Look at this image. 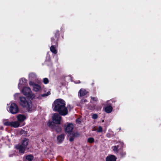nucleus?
Masks as SVG:
<instances>
[{
	"label": "nucleus",
	"instance_id": "24",
	"mask_svg": "<svg viewBox=\"0 0 161 161\" xmlns=\"http://www.w3.org/2000/svg\"><path fill=\"white\" fill-rule=\"evenodd\" d=\"M97 115L96 114H93L92 116V118L94 119H97Z\"/></svg>",
	"mask_w": 161,
	"mask_h": 161
},
{
	"label": "nucleus",
	"instance_id": "13",
	"mask_svg": "<svg viewBox=\"0 0 161 161\" xmlns=\"http://www.w3.org/2000/svg\"><path fill=\"white\" fill-rule=\"evenodd\" d=\"M59 36V33L58 31H57L56 33L55 34V39H53V38H51V41L52 43L51 44L53 45L54 44H57V36Z\"/></svg>",
	"mask_w": 161,
	"mask_h": 161
},
{
	"label": "nucleus",
	"instance_id": "9",
	"mask_svg": "<svg viewBox=\"0 0 161 161\" xmlns=\"http://www.w3.org/2000/svg\"><path fill=\"white\" fill-rule=\"evenodd\" d=\"M27 81V80L24 78H22L20 79L19 82L18 86V88L19 89H21L23 86L26 85Z\"/></svg>",
	"mask_w": 161,
	"mask_h": 161
},
{
	"label": "nucleus",
	"instance_id": "27",
	"mask_svg": "<svg viewBox=\"0 0 161 161\" xmlns=\"http://www.w3.org/2000/svg\"><path fill=\"white\" fill-rule=\"evenodd\" d=\"M76 122L78 123H80L81 122V120L80 119H78L76 120Z\"/></svg>",
	"mask_w": 161,
	"mask_h": 161
},
{
	"label": "nucleus",
	"instance_id": "3",
	"mask_svg": "<svg viewBox=\"0 0 161 161\" xmlns=\"http://www.w3.org/2000/svg\"><path fill=\"white\" fill-rule=\"evenodd\" d=\"M20 104L24 108H25L28 111H31L34 109L31 102L28 100L25 97H20Z\"/></svg>",
	"mask_w": 161,
	"mask_h": 161
},
{
	"label": "nucleus",
	"instance_id": "30",
	"mask_svg": "<svg viewBox=\"0 0 161 161\" xmlns=\"http://www.w3.org/2000/svg\"><path fill=\"white\" fill-rule=\"evenodd\" d=\"M82 101L83 102L85 103L86 102V99H84Z\"/></svg>",
	"mask_w": 161,
	"mask_h": 161
},
{
	"label": "nucleus",
	"instance_id": "31",
	"mask_svg": "<svg viewBox=\"0 0 161 161\" xmlns=\"http://www.w3.org/2000/svg\"><path fill=\"white\" fill-rule=\"evenodd\" d=\"M60 129H59V131H58V130H57V131H60Z\"/></svg>",
	"mask_w": 161,
	"mask_h": 161
},
{
	"label": "nucleus",
	"instance_id": "7",
	"mask_svg": "<svg viewBox=\"0 0 161 161\" xmlns=\"http://www.w3.org/2000/svg\"><path fill=\"white\" fill-rule=\"evenodd\" d=\"M52 119L53 123L57 124H60L61 118L60 115L58 114H53Z\"/></svg>",
	"mask_w": 161,
	"mask_h": 161
},
{
	"label": "nucleus",
	"instance_id": "23",
	"mask_svg": "<svg viewBox=\"0 0 161 161\" xmlns=\"http://www.w3.org/2000/svg\"><path fill=\"white\" fill-rule=\"evenodd\" d=\"M103 131V128L102 127L100 126L98 127V129L97 130V132H101Z\"/></svg>",
	"mask_w": 161,
	"mask_h": 161
},
{
	"label": "nucleus",
	"instance_id": "29",
	"mask_svg": "<svg viewBox=\"0 0 161 161\" xmlns=\"http://www.w3.org/2000/svg\"><path fill=\"white\" fill-rule=\"evenodd\" d=\"M92 98L93 99V100H95L96 101H97V98H94V97H92Z\"/></svg>",
	"mask_w": 161,
	"mask_h": 161
},
{
	"label": "nucleus",
	"instance_id": "2",
	"mask_svg": "<svg viewBox=\"0 0 161 161\" xmlns=\"http://www.w3.org/2000/svg\"><path fill=\"white\" fill-rule=\"evenodd\" d=\"M26 116L23 114H19L17 116V121H9L8 119H4L3 123L4 125L6 126H11L14 128L19 127L20 125V123L23 122L26 119Z\"/></svg>",
	"mask_w": 161,
	"mask_h": 161
},
{
	"label": "nucleus",
	"instance_id": "20",
	"mask_svg": "<svg viewBox=\"0 0 161 161\" xmlns=\"http://www.w3.org/2000/svg\"><path fill=\"white\" fill-rule=\"evenodd\" d=\"M87 141H88V142L91 143H92L94 141V139H93V138L92 137L89 138L88 139Z\"/></svg>",
	"mask_w": 161,
	"mask_h": 161
},
{
	"label": "nucleus",
	"instance_id": "16",
	"mask_svg": "<svg viewBox=\"0 0 161 161\" xmlns=\"http://www.w3.org/2000/svg\"><path fill=\"white\" fill-rule=\"evenodd\" d=\"M112 107L111 106H109L105 108V111L107 113H110L112 111Z\"/></svg>",
	"mask_w": 161,
	"mask_h": 161
},
{
	"label": "nucleus",
	"instance_id": "17",
	"mask_svg": "<svg viewBox=\"0 0 161 161\" xmlns=\"http://www.w3.org/2000/svg\"><path fill=\"white\" fill-rule=\"evenodd\" d=\"M50 49L51 51L54 54L57 53V51L53 45H52L50 47Z\"/></svg>",
	"mask_w": 161,
	"mask_h": 161
},
{
	"label": "nucleus",
	"instance_id": "14",
	"mask_svg": "<svg viewBox=\"0 0 161 161\" xmlns=\"http://www.w3.org/2000/svg\"><path fill=\"white\" fill-rule=\"evenodd\" d=\"M29 78L30 80H36V75L34 73H31L29 75Z\"/></svg>",
	"mask_w": 161,
	"mask_h": 161
},
{
	"label": "nucleus",
	"instance_id": "28",
	"mask_svg": "<svg viewBox=\"0 0 161 161\" xmlns=\"http://www.w3.org/2000/svg\"><path fill=\"white\" fill-rule=\"evenodd\" d=\"M73 140H74V138H73V137H70L69 139V140L70 142H72V141H73Z\"/></svg>",
	"mask_w": 161,
	"mask_h": 161
},
{
	"label": "nucleus",
	"instance_id": "21",
	"mask_svg": "<svg viewBox=\"0 0 161 161\" xmlns=\"http://www.w3.org/2000/svg\"><path fill=\"white\" fill-rule=\"evenodd\" d=\"M43 81L45 84H47L49 82V80L47 78H44L43 79Z\"/></svg>",
	"mask_w": 161,
	"mask_h": 161
},
{
	"label": "nucleus",
	"instance_id": "19",
	"mask_svg": "<svg viewBox=\"0 0 161 161\" xmlns=\"http://www.w3.org/2000/svg\"><path fill=\"white\" fill-rule=\"evenodd\" d=\"M119 147L118 146H114L112 147L113 151L116 153H117L118 152V149Z\"/></svg>",
	"mask_w": 161,
	"mask_h": 161
},
{
	"label": "nucleus",
	"instance_id": "25",
	"mask_svg": "<svg viewBox=\"0 0 161 161\" xmlns=\"http://www.w3.org/2000/svg\"><path fill=\"white\" fill-rule=\"evenodd\" d=\"M19 93H17L14 94V97L15 99L18 98V96H19Z\"/></svg>",
	"mask_w": 161,
	"mask_h": 161
},
{
	"label": "nucleus",
	"instance_id": "12",
	"mask_svg": "<svg viewBox=\"0 0 161 161\" xmlns=\"http://www.w3.org/2000/svg\"><path fill=\"white\" fill-rule=\"evenodd\" d=\"M116 158L113 155H110L108 156L106 158V161H115Z\"/></svg>",
	"mask_w": 161,
	"mask_h": 161
},
{
	"label": "nucleus",
	"instance_id": "10",
	"mask_svg": "<svg viewBox=\"0 0 161 161\" xmlns=\"http://www.w3.org/2000/svg\"><path fill=\"white\" fill-rule=\"evenodd\" d=\"M65 135L64 134H61L58 136L57 137V142L58 144L61 143L64 141Z\"/></svg>",
	"mask_w": 161,
	"mask_h": 161
},
{
	"label": "nucleus",
	"instance_id": "4",
	"mask_svg": "<svg viewBox=\"0 0 161 161\" xmlns=\"http://www.w3.org/2000/svg\"><path fill=\"white\" fill-rule=\"evenodd\" d=\"M29 142V140L27 139H25L19 144L16 145L15 147L17 149L20 153H24L27 148V146Z\"/></svg>",
	"mask_w": 161,
	"mask_h": 161
},
{
	"label": "nucleus",
	"instance_id": "15",
	"mask_svg": "<svg viewBox=\"0 0 161 161\" xmlns=\"http://www.w3.org/2000/svg\"><path fill=\"white\" fill-rule=\"evenodd\" d=\"M80 96H82L85 95L87 93V92L84 89H81L79 92Z\"/></svg>",
	"mask_w": 161,
	"mask_h": 161
},
{
	"label": "nucleus",
	"instance_id": "8",
	"mask_svg": "<svg viewBox=\"0 0 161 161\" xmlns=\"http://www.w3.org/2000/svg\"><path fill=\"white\" fill-rule=\"evenodd\" d=\"M29 84L30 86H33V90L35 91H39L41 89V87L39 85L34 83L31 81H30Z\"/></svg>",
	"mask_w": 161,
	"mask_h": 161
},
{
	"label": "nucleus",
	"instance_id": "1",
	"mask_svg": "<svg viewBox=\"0 0 161 161\" xmlns=\"http://www.w3.org/2000/svg\"><path fill=\"white\" fill-rule=\"evenodd\" d=\"M65 101L61 99L56 100L53 104V111L58 112L62 115H65L68 113L67 108L65 107Z\"/></svg>",
	"mask_w": 161,
	"mask_h": 161
},
{
	"label": "nucleus",
	"instance_id": "6",
	"mask_svg": "<svg viewBox=\"0 0 161 161\" xmlns=\"http://www.w3.org/2000/svg\"><path fill=\"white\" fill-rule=\"evenodd\" d=\"M21 92L24 95L29 97L32 98L34 97V95L32 93L30 88L29 87H24Z\"/></svg>",
	"mask_w": 161,
	"mask_h": 161
},
{
	"label": "nucleus",
	"instance_id": "22",
	"mask_svg": "<svg viewBox=\"0 0 161 161\" xmlns=\"http://www.w3.org/2000/svg\"><path fill=\"white\" fill-rule=\"evenodd\" d=\"M50 94V92H47V93H44L43 94H42L41 95V96H42V97H45L47 96H48Z\"/></svg>",
	"mask_w": 161,
	"mask_h": 161
},
{
	"label": "nucleus",
	"instance_id": "5",
	"mask_svg": "<svg viewBox=\"0 0 161 161\" xmlns=\"http://www.w3.org/2000/svg\"><path fill=\"white\" fill-rule=\"evenodd\" d=\"M9 112L11 114H15L17 113L19 109L17 105L15 103H11L9 108Z\"/></svg>",
	"mask_w": 161,
	"mask_h": 161
},
{
	"label": "nucleus",
	"instance_id": "18",
	"mask_svg": "<svg viewBox=\"0 0 161 161\" xmlns=\"http://www.w3.org/2000/svg\"><path fill=\"white\" fill-rule=\"evenodd\" d=\"M26 158L28 161H32L33 158V156L31 155H29L26 156Z\"/></svg>",
	"mask_w": 161,
	"mask_h": 161
},
{
	"label": "nucleus",
	"instance_id": "26",
	"mask_svg": "<svg viewBox=\"0 0 161 161\" xmlns=\"http://www.w3.org/2000/svg\"><path fill=\"white\" fill-rule=\"evenodd\" d=\"M52 122L49 121L47 123V125H48V126L50 127L51 126V125H52Z\"/></svg>",
	"mask_w": 161,
	"mask_h": 161
},
{
	"label": "nucleus",
	"instance_id": "11",
	"mask_svg": "<svg viewBox=\"0 0 161 161\" xmlns=\"http://www.w3.org/2000/svg\"><path fill=\"white\" fill-rule=\"evenodd\" d=\"M74 128L73 125L71 123L68 124L66 128V131L67 132H71Z\"/></svg>",
	"mask_w": 161,
	"mask_h": 161
}]
</instances>
